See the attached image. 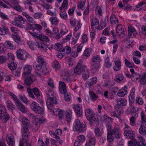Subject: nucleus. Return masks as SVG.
<instances>
[{
	"label": "nucleus",
	"mask_w": 146,
	"mask_h": 146,
	"mask_svg": "<svg viewBox=\"0 0 146 146\" xmlns=\"http://www.w3.org/2000/svg\"><path fill=\"white\" fill-rule=\"evenodd\" d=\"M52 107H51V109H50L52 114L56 115H58L59 119H62L65 114V111L59 109H58L56 111H55L52 108Z\"/></svg>",
	"instance_id": "6ab92c4d"
},
{
	"label": "nucleus",
	"mask_w": 146,
	"mask_h": 146,
	"mask_svg": "<svg viewBox=\"0 0 146 146\" xmlns=\"http://www.w3.org/2000/svg\"><path fill=\"white\" fill-rule=\"evenodd\" d=\"M39 106V104L36 102H33L31 104L30 107L31 109L34 111Z\"/></svg>",
	"instance_id": "e2e57ef3"
},
{
	"label": "nucleus",
	"mask_w": 146,
	"mask_h": 146,
	"mask_svg": "<svg viewBox=\"0 0 146 146\" xmlns=\"http://www.w3.org/2000/svg\"><path fill=\"white\" fill-rule=\"evenodd\" d=\"M17 57L21 60H26L30 56V55L23 50L19 49L16 51Z\"/></svg>",
	"instance_id": "423d86ee"
},
{
	"label": "nucleus",
	"mask_w": 146,
	"mask_h": 146,
	"mask_svg": "<svg viewBox=\"0 0 146 146\" xmlns=\"http://www.w3.org/2000/svg\"><path fill=\"white\" fill-rule=\"evenodd\" d=\"M124 76L123 74L119 73L115 77L114 80L117 83H119L121 82L124 79Z\"/></svg>",
	"instance_id": "c9c22d12"
},
{
	"label": "nucleus",
	"mask_w": 146,
	"mask_h": 146,
	"mask_svg": "<svg viewBox=\"0 0 146 146\" xmlns=\"http://www.w3.org/2000/svg\"><path fill=\"white\" fill-rule=\"evenodd\" d=\"M72 117V112H67L66 114L65 119L66 121L68 122H71Z\"/></svg>",
	"instance_id": "bf43d9fd"
},
{
	"label": "nucleus",
	"mask_w": 146,
	"mask_h": 146,
	"mask_svg": "<svg viewBox=\"0 0 146 146\" xmlns=\"http://www.w3.org/2000/svg\"><path fill=\"white\" fill-rule=\"evenodd\" d=\"M49 21L52 25L57 26L60 20L56 17L53 16H51L50 17Z\"/></svg>",
	"instance_id": "7c9ffc66"
},
{
	"label": "nucleus",
	"mask_w": 146,
	"mask_h": 146,
	"mask_svg": "<svg viewBox=\"0 0 146 146\" xmlns=\"http://www.w3.org/2000/svg\"><path fill=\"white\" fill-rule=\"evenodd\" d=\"M15 103L19 110L23 113H25L27 111V109L19 100L17 102Z\"/></svg>",
	"instance_id": "393cba45"
},
{
	"label": "nucleus",
	"mask_w": 146,
	"mask_h": 146,
	"mask_svg": "<svg viewBox=\"0 0 146 146\" xmlns=\"http://www.w3.org/2000/svg\"><path fill=\"white\" fill-rule=\"evenodd\" d=\"M86 2L85 0H81L78 4V8L79 9L84 10L85 8Z\"/></svg>",
	"instance_id": "4c0bfd02"
},
{
	"label": "nucleus",
	"mask_w": 146,
	"mask_h": 146,
	"mask_svg": "<svg viewBox=\"0 0 146 146\" xmlns=\"http://www.w3.org/2000/svg\"><path fill=\"white\" fill-rule=\"evenodd\" d=\"M7 107L9 110H13L15 109V105L10 100H8L6 102Z\"/></svg>",
	"instance_id": "3c124183"
},
{
	"label": "nucleus",
	"mask_w": 146,
	"mask_h": 146,
	"mask_svg": "<svg viewBox=\"0 0 146 146\" xmlns=\"http://www.w3.org/2000/svg\"><path fill=\"white\" fill-rule=\"evenodd\" d=\"M128 91V89L126 86H125L119 90L117 93V95L121 97H124L127 94Z\"/></svg>",
	"instance_id": "aec40b11"
},
{
	"label": "nucleus",
	"mask_w": 146,
	"mask_h": 146,
	"mask_svg": "<svg viewBox=\"0 0 146 146\" xmlns=\"http://www.w3.org/2000/svg\"><path fill=\"white\" fill-rule=\"evenodd\" d=\"M52 66L53 68L59 69L60 68V65L59 62L56 60H54L52 62Z\"/></svg>",
	"instance_id": "69168bd1"
},
{
	"label": "nucleus",
	"mask_w": 146,
	"mask_h": 146,
	"mask_svg": "<svg viewBox=\"0 0 146 146\" xmlns=\"http://www.w3.org/2000/svg\"><path fill=\"white\" fill-rule=\"evenodd\" d=\"M6 139L7 144L11 146H13L14 142V139L12 135L11 134H8Z\"/></svg>",
	"instance_id": "a878e982"
},
{
	"label": "nucleus",
	"mask_w": 146,
	"mask_h": 146,
	"mask_svg": "<svg viewBox=\"0 0 146 146\" xmlns=\"http://www.w3.org/2000/svg\"><path fill=\"white\" fill-rule=\"evenodd\" d=\"M87 137L88 139L86 142L85 146H94L96 142V139L93 134L90 132L87 135Z\"/></svg>",
	"instance_id": "1a4fd4ad"
},
{
	"label": "nucleus",
	"mask_w": 146,
	"mask_h": 146,
	"mask_svg": "<svg viewBox=\"0 0 146 146\" xmlns=\"http://www.w3.org/2000/svg\"><path fill=\"white\" fill-rule=\"evenodd\" d=\"M10 118V117L9 114L5 112V115H4L3 118L1 119H2V121L4 123H6L9 120Z\"/></svg>",
	"instance_id": "774afa93"
},
{
	"label": "nucleus",
	"mask_w": 146,
	"mask_h": 146,
	"mask_svg": "<svg viewBox=\"0 0 146 146\" xmlns=\"http://www.w3.org/2000/svg\"><path fill=\"white\" fill-rule=\"evenodd\" d=\"M135 96V89L134 87H133L131 89L130 96H129V100L131 102H134Z\"/></svg>",
	"instance_id": "473e14b6"
},
{
	"label": "nucleus",
	"mask_w": 146,
	"mask_h": 146,
	"mask_svg": "<svg viewBox=\"0 0 146 146\" xmlns=\"http://www.w3.org/2000/svg\"><path fill=\"white\" fill-rule=\"evenodd\" d=\"M62 77L63 80L68 83H71L73 80L70 77V71L68 70L63 71L62 73Z\"/></svg>",
	"instance_id": "ddd939ff"
},
{
	"label": "nucleus",
	"mask_w": 146,
	"mask_h": 146,
	"mask_svg": "<svg viewBox=\"0 0 146 146\" xmlns=\"http://www.w3.org/2000/svg\"><path fill=\"white\" fill-rule=\"evenodd\" d=\"M128 35L131 36L132 34L134 37H135L137 34L136 30L134 27L131 26H129L128 27Z\"/></svg>",
	"instance_id": "c756f323"
},
{
	"label": "nucleus",
	"mask_w": 146,
	"mask_h": 146,
	"mask_svg": "<svg viewBox=\"0 0 146 146\" xmlns=\"http://www.w3.org/2000/svg\"><path fill=\"white\" fill-rule=\"evenodd\" d=\"M87 137L88 139L86 142L85 146H94L96 142V139L93 134L90 132L87 135Z\"/></svg>",
	"instance_id": "9b49d317"
},
{
	"label": "nucleus",
	"mask_w": 146,
	"mask_h": 146,
	"mask_svg": "<svg viewBox=\"0 0 146 146\" xmlns=\"http://www.w3.org/2000/svg\"><path fill=\"white\" fill-rule=\"evenodd\" d=\"M139 133L143 135H146V128L143 125H141L139 128Z\"/></svg>",
	"instance_id": "49530a36"
},
{
	"label": "nucleus",
	"mask_w": 146,
	"mask_h": 146,
	"mask_svg": "<svg viewBox=\"0 0 146 146\" xmlns=\"http://www.w3.org/2000/svg\"><path fill=\"white\" fill-rule=\"evenodd\" d=\"M18 4H19L18 2H16L15 3L14 2H13L12 4L10 5V7L17 11L21 12L23 10V8L20 5H17Z\"/></svg>",
	"instance_id": "cd10ccee"
},
{
	"label": "nucleus",
	"mask_w": 146,
	"mask_h": 146,
	"mask_svg": "<svg viewBox=\"0 0 146 146\" xmlns=\"http://www.w3.org/2000/svg\"><path fill=\"white\" fill-rule=\"evenodd\" d=\"M85 114L87 119L89 121H96L97 125L99 124V120L94 111L90 108L86 109Z\"/></svg>",
	"instance_id": "7ed1b4c3"
},
{
	"label": "nucleus",
	"mask_w": 146,
	"mask_h": 146,
	"mask_svg": "<svg viewBox=\"0 0 146 146\" xmlns=\"http://www.w3.org/2000/svg\"><path fill=\"white\" fill-rule=\"evenodd\" d=\"M92 69L94 72L98 71L100 67V63H90Z\"/></svg>",
	"instance_id": "2f4dec72"
},
{
	"label": "nucleus",
	"mask_w": 146,
	"mask_h": 146,
	"mask_svg": "<svg viewBox=\"0 0 146 146\" xmlns=\"http://www.w3.org/2000/svg\"><path fill=\"white\" fill-rule=\"evenodd\" d=\"M71 48L68 46H65L62 50V52H63L64 54H69L71 51Z\"/></svg>",
	"instance_id": "4d7b16f0"
},
{
	"label": "nucleus",
	"mask_w": 146,
	"mask_h": 146,
	"mask_svg": "<svg viewBox=\"0 0 146 146\" xmlns=\"http://www.w3.org/2000/svg\"><path fill=\"white\" fill-rule=\"evenodd\" d=\"M116 31L117 35L122 37H124L125 36V32L121 25H118L116 28Z\"/></svg>",
	"instance_id": "412c9836"
},
{
	"label": "nucleus",
	"mask_w": 146,
	"mask_h": 146,
	"mask_svg": "<svg viewBox=\"0 0 146 146\" xmlns=\"http://www.w3.org/2000/svg\"><path fill=\"white\" fill-rule=\"evenodd\" d=\"M92 49L91 48H88L86 49L83 53V57L84 58L89 57L92 52Z\"/></svg>",
	"instance_id": "f704fd0d"
},
{
	"label": "nucleus",
	"mask_w": 146,
	"mask_h": 146,
	"mask_svg": "<svg viewBox=\"0 0 146 146\" xmlns=\"http://www.w3.org/2000/svg\"><path fill=\"white\" fill-rule=\"evenodd\" d=\"M135 103L136 104L138 105H142L143 104L144 101L142 98L138 97L136 98Z\"/></svg>",
	"instance_id": "680f3d73"
},
{
	"label": "nucleus",
	"mask_w": 146,
	"mask_h": 146,
	"mask_svg": "<svg viewBox=\"0 0 146 146\" xmlns=\"http://www.w3.org/2000/svg\"><path fill=\"white\" fill-rule=\"evenodd\" d=\"M82 73V77L84 80H86L89 77V72L87 68L86 70L84 71Z\"/></svg>",
	"instance_id": "338daca9"
},
{
	"label": "nucleus",
	"mask_w": 146,
	"mask_h": 146,
	"mask_svg": "<svg viewBox=\"0 0 146 146\" xmlns=\"http://www.w3.org/2000/svg\"><path fill=\"white\" fill-rule=\"evenodd\" d=\"M87 68L86 66L83 64L82 62L80 61L77 63L74 69V73L76 74L80 75L82 72L86 70Z\"/></svg>",
	"instance_id": "39448f33"
},
{
	"label": "nucleus",
	"mask_w": 146,
	"mask_h": 146,
	"mask_svg": "<svg viewBox=\"0 0 146 146\" xmlns=\"http://www.w3.org/2000/svg\"><path fill=\"white\" fill-rule=\"evenodd\" d=\"M3 2L1 1H0V5L2 6L4 8H8L10 7V5H11V4H9V3L7 1L4 0Z\"/></svg>",
	"instance_id": "8fccbe9b"
},
{
	"label": "nucleus",
	"mask_w": 146,
	"mask_h": 146,
	"mask_svg": "<svg viewBox=\"0 0 146 146\" xmlns=\"http://www.w3.org/2000/svg\"><path fill=\"white\" fill-rule=\"evenodd\" d=\"M110 22L111 24L112 25L116 24L118 23L117 19L116 16L113 14H112L111 16Z\"/></svg>",
	"instance_id": "ea45409f"
},
{
	"label": "nucleus",
	"mask_w": 146,
	"mask_h": 146,
	"mask_svg": "<svg viewBox=\"0 0 146 146\" xmlns=\"http://www.w3.org/2000/svg\"><path fill=\"white\" fill-rule=\"evenodd\" d=\"M111 133L114 135L115 137L117 139H119L121 137L120 129L119 128V126L115 123L114 125Z\"/></svg>",
	"instance_id": "4468645a"
},
{
	"label": "nucleus",
	"mask_w": 146,
	"mask_h": 146,
	"mask_svg": "<svg viewBox=\"0 0 146 146\" xmlns=\"http://www.w3.org/2000/svg\"><path fill=\"white\" fill-rule=\"evenodd\" d=\"M35 44L36 46L42 52H45L47 50V45L41 40L36 41Z\"/></svg>",
	"instance_id": "f3484780"
},
{
	"label": "nucleus",
	"mask_w": 146,
	"mask_h": 146,
	"mask_svg": "<svg viewBox=\"0 0 146 146\" xmlns=\"http://www.w3.org/2000/svg\"><path fill=\"white\" fill-rule=\"evenodd\" d=\"M25 19L22 16L19 15L15 18L13 22L14 24L17 27H22L25 24Z\"/></svg>",
	"instance_id": "6e6552de"
},
{
	"label": "nucleus",
	"mask_w": 146,
	"mask_h": 146,
	"mask_svg": "<svg viewBox=\"0 0 146 146\" xmlns=\"http://www.w3.org/2000/svg\"><path fill=\"white\" fill-rule=\"evenodd\" d=\"M73 108L75 111L77 117H82L83 112L82 106L79 104L74 105Z\"/></svg>",
	"instance_id": "dca6fc26"
},
{
	"label": "nucleus",
	"mask_w": 146,
	"mask_h": 146,
	"mask_svg": "<svg viewBox=\"0 0 146 146\" xmlns=\"http://www.w3.org/2000/svg\"><path fill=\"white\" fill-rule=\"evenodd\" d=\"M21 132L22 139L21 140H22L25 143H27L30 135L29 129L25 126L22 129Z\"/></svg>",
	"instance_id": "0eeeda50"
},
{
	"label": "nucleus",
	"mask_w": 146,
	"mask_h": 146,
	"mask_svg": "<svg viewBox=\"0 0 146 146\" xmlns=\"http://www.w3.org/2000/svg\"><path fill=\"white\" fill-rule=\"evenodd\" d=\"M97 81V78L96 77H93L89 80L87 81V83L88 85L91 86L92 85L95 84Z\"/></svg>",
	"instance_id": "09e8293b"
},
{
	"label": "nucleus",
	"mask_w": 146,
	"mask_h": 146,
	"mask_svg": "<svg viewBox=\"0 0 146 146\" xmlns=\"http://www.w3.org/2000/svg\"><path fill=\"white\" fill-rule=\"evenodd\" d=\"M8 66L10 70L14 71L17 68V65L15 63L12 61L8 64Z\"/></svg>",
	"instance_id": "5fc2aeb1"
},
{
	"label": "nucleus",
	"mask_w": 146,
	"mask_h": 146,
	"mask_svg": "<svg viewBox=\"0 0 146 146\" xmlns=\"http://www.w3.org/2000/svg\"><path fill=\"white\" fill-rule=\"evenodd\" d=\"M59 90L60 93L62 94H65L67 92L66 87L64 82L59 81Z\"/></svg>",
	"instance_id": "4be33fe9"
},
{
	"label": "nucleus",
	"mask_w": 146,
	"mask_h": 146,
	"mask_svg": "<svg viewBox=\"0 0 146 146\" xmlns=\"http://www.w3.org/2000/svg\"><path fill=\"white\" fill-rule=\"evenodd\" d=\"M73 129L74 131L81 133L84 132L86 129V125L85 122L83 121L81 123L78 119H76L74 121Z\"/></svg>",
	"instance_id": "20e7f679"
},
{
	"label": "nucleus",
	"mask_w": 146,
	"mask_h": 146,
	"mask_svg": "<svg viewBox=\"0 0 146 146\" xmlns=\"http://www.w3.org/2000/svg\"><path fill=\"white\" fill-rule=\"evenodd\" d=\"M102 59L98 55L94 56L92 57L90 63H100Z\"/></svg>",
	"instance_id": "e433bc0d"
},
{
	"label": "nucleus",
	"mask_w": 146,
	"mask_h": 146,
	"mask_svg": "<svg viewBox=\"0 0 146 146\" xmlns=\"http://www.w3.org/2000/svg\"><path fill=\"white\" fill-rule=\"evenodd\" d=\"M136 6L138 11H145L146 10V2L144 1L141 2Z\"/></svg>",
	"instance_id": "b1692460"
},
{
	"label": "nucleus",
	"mask_w": 146,
	"mask_h": 146,
	"mask_svg": "<svg viewBox=\"0 0 146 146\" xmlns=\"http://www.w3.org/2000/svg\"><path fill=\"white\" fill-rule=\"evenodd\" d=\"M87 137L88 139L86 142L85 146H94L96 142V139L93 134L90 132L87 135Z\"/></svg>",
	"instance_id": "9d476101"
},
{
	"label": "nucleus",
	"mask_w": 146,
	"mask_h": 146,
	"mask_svg": "<svg viewBox=\"0 0 146 146\" xmlns=\"http://www.w3.org/2000/svg\"><path fill=\"white\" fill-rule=\"evenodd\" d=\"M6 109L5 106L2 105H0V119H1L5 114Z\"/></svg>",
	"instance_id": "37998d69"
},
{
	"label": "nucleus",
	"mask_w": 146,
	"mask_h": 146,
	"mask_svg": "<svg viewBox=\"0 0 146 146\" xmlns=\"http://www.w3.org/2000/svg\"><path fill=\"white\" fill-rule=\"evenodd\" d=\"M22 15L24 16L27 19V21L29 22L32 23L34 21L32 17H31L29 14L26 12H22Z\"/></svg>",
	"instance_id": "c03bdc74"
},
{
	"label": "nucleus",
	"mask_w": 146,
	"mask_h": 146,
	"mask_svg": "<svg viewBox=\"0 0 146 146\" xmlns=\"http://www.w3.org/2000/svg\"><path fill=\"white\" fill-rule=\"evenodd\" d=\"M117 103L116 105L121 106H124L126 105L127 103V101L124 98H119L115 102Z\"/></svg>",
	"instance_id": "c85d7f7f"
},
{
	"label": "nucleus",
	"mask_w": 146,
	"mask_h": 146,
	"mask_svg": "<svg viewBox=\"0 0 146 146\" xmlns=\"http://www.w3.org/2000/svg\"><path fill=\"white\" fill-rule=\"evenodd\" d=\"M46 93L48 98L46 102V104L48 108L51 109V107H52L54 104L57 103L55 97L56 95L53 92L50 90H46Z\"/></svg>",
	"instance_id": "f03ea898"
},
{
	"label": "nucleus",
	"mask_w": 146,
	"mask_h": 146,
	"mask_svg": "<svg viewBox=\"0 0 146 146\" xmlns=\"http://www.w3.org/2000/svg\"><path fill=\"white\" fill-rule=\"evenodd\" d=\"M138 115L135 114L133 115L129 119L130 124L132 126H135L136 125V121Z\"/></svg>",
	"instance_id": "72a5a7b5"
},
{
	"label": "nucleus",
	"mask_w": 146,
	"mask_h": 146,
	"mask_svg": "<svg viewBox=\"0 0 146 146\" xmlns=\"http://www.w3.org/2000/svg\"><path fill=\"white\" fill-rule=\"evenodd\" d=\"M99 20L96 18H93L91 20V27L94 31L96 30H100V27L99 25Z\"/></svg>",
	"instance_id": "2eb2a0df"
},
{
	"label": "nucleus",
	"mask_w": 146,
	"mask_h": 146,
	"mask_svg": "<svg viewBox=\"0 0 146 146\" xmlns=\"http://www.w3.org/2000/svg\"><path fill=\"white\" fill-rule=\"evenodd\" d=\"M124 134L127 138L133 139V141L135 142L136 141V139L134 138L135 132L132 130L128 131L127 130H125Z\"/></svg>",
	"instance_id": "a211bd4d"
},
{
	"label": "nucleus",
	"mask_w": 146,
	"mask_h": 146,
	"mask_svg": "<svg viewBox=\"0 0 146 146\" xmlns=\"http://www.w3.org/2000/svg\"><path fill=\"white\" fill-rule=\"evenodd\" d=\"M89 93L90 99L93 100L94 101H96L98 98V96L92 91H90Z\"/></svg>",
	"instance_id": "13d9d810"
},
{
	"label": "nucleus",
	"mask_w": 146,
	"mask_h": 146,
	"mask_svg": "<svg viewBox=\"0 0 146 146\" xmlns=\"http://www.w3.org/2000/svg\"><path fill=\"white\" fill-rule=\"evenodd\" d=\"M5 44L6 47L8 49L13 50L15 48V47L14 46L12 42L11 41H6L5 42Z\"/></svg>",
	"instance_id": "603ef678"
},
{
	"label": "nucleus",
	"mask_w": 146,
	"mask_h": 146,
	"mask_svg": "<svg viewBox=\"0 0 146 146\" xmlns=\"http://www.w3.org/2000/svg\"><path fill=\"white\" fill-rule=\"evenodd\" d=\"M46 62L45 59L41 56H38L37 60L33 64L34 69L36 71L35 74L40 77L48 74L49 70L46 66Z\"/></svg>",
	"instance_id": "f257e3e1"
},
{
	"label": "nucleus",
	"mask_w": 146,
	"mask_h": 146,
	"mask_svg": "<svg viewBox=\"0 0 146 146\" xmlns=\"http://www.w3.org/2000/svg\"><path fill=\"white\" fill-rule=\"evenodd\" d=\"M44 108L40 107L39 106L38 107L35 109L34 112L36 113L42 114L44 113Z\"/></svg>",
	"instance_id": "0e129e2a"
},
{
	"label": "nucleus",
	"mask_w": 146,
	"mask_h": 146,
	"mask_svg": "<svg viewBox=\"0 0 146 146\" xmlns=\"http://www.w3.org/2000/svg\"><path fill=\"white\" fill-rule=\"evenodd\" d=\"M87 137L88 139L86 142L85 146H94L96 142V139L93 134L90 132L87 135Z\"/></svg>",
	"instance_id": "f8f14e48"
},
{
	"label": "nucleus",
	"mask_w": 146,
	"mask_h": 146,
	"mask_svg": "<svg viewBox=\"0 0 146 146\" xmlns=\"http://www.w3.org/2000/svg\"><path fill=\"white\" fill-rule=\"evenodd\" d=\"M100 117L102 120L107 123H110L113 121V119L110 117L107 114H105L102 116H100Z\"/></svg>",
	"instance_id": "5701e85b"
},
{
	"label": "nucleus",
	"mask_w": 146,
	"mask_h": 146,
	"mask_svg": "<svg viewBox=\"0 0 146 146\" xmlns=\"http://www.w3.org/2000/svg\"><path fill=\"white\" fill-rule=\"evenodd\" d=\"M33 82V80L31 77H27L24 81L25 84L27 86H30Z\"/></svg>",
	"instance_id": "864d4df0"
},
{
	"label": "nucleus",
	"mask_w": 146,
	"mask_h": 146,
	"mask_svg": "<svg viewBox=\"0 0 146 146\" xmlns=\"http://www.w3.org/2000/svg\"><path fill=\"white\" fill-rule=\"evenodd\" d=\"M60 15L62 18L66 20L67 19V15L65 10H61L60 13Z\"/></svg>",
	"instance_id": "052dcab7"
},
{
	"label": "nucleus",
	"mask_w": 146,
	"mask_h": 146,
	"mask_svg": "<svg viewBox=\"0 0 146 146\" xmlns=\"http://www.w3.org/2000/svg\"><path fill=\"white\" fill-rule=\"evenodd\" d=\"M22 121L23 124L25 125L23 126L22 128L23 127L25 126L28 129L29 127L31 126V125L29 121L26 118L23 117L22 119Z\"/></svg>",
	"instance_id": "58836bf2"
},
{
	"label": "nucleus",
	"mask_w": 146,
	"mask_h": 146,
	"mask_svg": "<svg viewBox=\"0 0 146 146\" xmlns=\"http://www.w3.org/2000/svg\"><path fill=\"white\" fill-rule=\"evenodd\" d=\"M139 82L141 84H146V73H144L143 75H141L139 78Z\"/></svg>",
	"instance_id": "a19ab883"
},
{
	"label": "nucleus",
	"mask_w": 146,
	"mask_h": 146,
	"mask_svg": "<svg viewBox=\"0 0 146 146\" xmlns=\"http://www.w3.org/2000/svg\"><path fill=\"white\" fill-rule=\"evenodd\" d=\"M9 30L7 27H4L3 28L0 27V35H5L9 33Z\"/></svg>",
	"instance_id": "a18cd8bd"
},
{
	"label": "nucleus",
	"mask_w": 146,
	"mask_h": 146,
	"mask_svg": "<svg viewBox=\"0 0 146 146\" xmlns=\"http://www.w3.org/2000/svg\"><path fill=\"white\" fill-rule=\"evenodd\" d=\"M12 37L14 40L19 44H22L23 42L18 35H13Z\"/></svg>",
	"instance_id": "6e6d98bb"
},
{
	"label": "nucleus",
	"mask_w": 146,
	"mask_h": 146,
	"mask_svg": "<svg viewBox=\"0 0 146 146\" xmlns=\"http://www.w3.org/2000/svg\"><path fill=\"white\" fill-rule=\"evenodd\" d=\"M114 63L115 66L113 67L114 71L115 72L118 71L121 68V62L120 60L119 59L115 60Z\"/></svg>",
	"instance_id": "bb28decb"
},
{
	"label": "nucleus",
	"mask_w": 146,
	"mask_h": 146,
	"mask_svg": "<svg viewBox=\"0 0 146 146\" xmlns=\"http://www.w3.org/2000/svg\"><path fill=\"white\" fill-rule=\"evenodd\" d=\"M32 69V66L29 64L25 66L24 69V74L27 75L30 74Z\"/></svg>",
	"instance_id": "79ce46f5"
},
{
	"label": "nucleus",
	"mask_w": 146,
	"mask_h": 146,
	"mask_svg": "<svg viewBox=\"0 0 146 146\" xmlns=\"http://www.w3.org/2000/svg\"><path fill=\"white\" fill-rule=\"evenodd\" d=\"M115 110L117 116H120L123 113V110L121 107H119L117 105L115 106Z\"/></svg>",
	"instance_id": "de8ad7c7"
}]
</instances>
